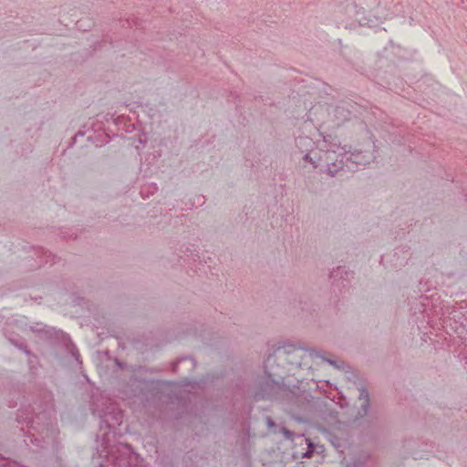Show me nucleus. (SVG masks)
<instances>
[{
    "label": "nucleus",
    "mask_w": 467,
    "mask_h": 467,
    "mask_svg": "<svg viewBox=\"0 0 467 467\" xmlns=\"http://www.w3.org/2000/svg\"><path fill=\"white\" fill-rule=\"evenodd\" d=\"M296 148L305 165L318 168L330 175H336L345 167L348 170L363 169L375 159L371 149L348 151L345 146L327 137L313 139L299 136L296 139Z\"/></svg>",
    "instance_id": "nucleus-1"
},
{
    "label": "nucleus",
    "mask_w": 467,
    "mask_h": 467,
    "mask_svg": "<svg viewBox=\"0 0 467 467\" xmlns=\"http://www.w3.org/2000/svg\"><path fill=\"white\" fill-rule=\"evenodd\" d=\"M350 112L344 108H336L331 112H329V117L331 119V124L328 127L335 128L344 124L347 120L350 119Z\"/></svg>",
    "instance_id": "nucleus-2"
},
{
    "label": "nucleus",
    "mask_w": 467,
    "mask_h": 467,
    "mask_svg": "<svg viewBox=\"0 0 467 467\" xmlns=\"http://www.w3.org/2000/svg\"><path fill=\"white\" fill-rule=\"evenodd\" d=\"M358 401L360 403V406L363 409L364 413L368 410V393L365 389L359 390V398Z\"/></svg>",
    "instance_id": "nucleus-3"
},
{
    "label": "nucleus",
    "mask_w": 467,
    "mask_h": 467,
    "mask_svg": "<svg viewBox=\"0 0 467 467\" xmlns=\"http://www.w3.org/2000/svg\"><path fill=\"white\" fill-rule=\"evenodd\" d=\"M267 423H268L269 426L273 425V422L270 420H267Z\"/></svg>",
    "instance_id": "nucleus-4"
}]
</instances>
